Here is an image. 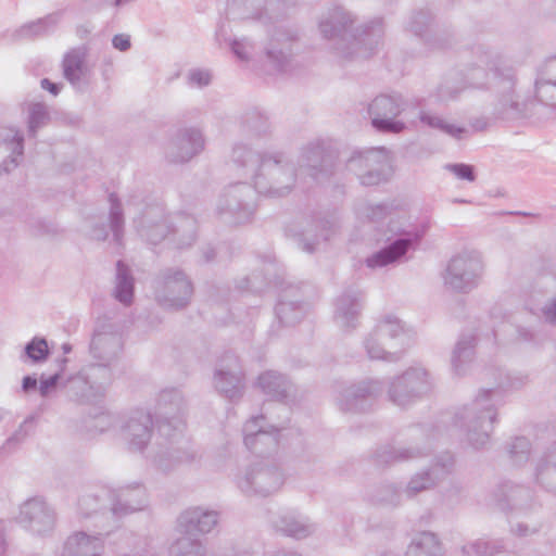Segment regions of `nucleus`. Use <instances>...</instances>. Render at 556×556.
<instances>
[{
	"label": "nucleus",
	"instance_id": "nucleus-27",
	"mask_svg": "<svg viewBox=\"0 0 556 556\" xmlns=\"http://www.w3.org/2000/svg\"><path fill=\"white\" fill-rule=\"evenodd\" d=\"M24 154V136L15 127L0 126V175L15 169Z\"/></svg>",
	"mask_w": 556,
	"mask_h": 556
},
{
	"label": "nucleus",
	"instance_id": "nucleus-31",
	"mask_svg": "<svg viewBox=\"0 0 556 556\" xmlns=\"http://www.w3.org/2000/svg\"><path fill=\"white\" fill-rule=\"evenodd\" d=\"M533 479L541 489L556 495V440L548 443L536 460Z\"/></svg>",
	"mask_w": 556,
	"mask_h": 556
},
{
	"label": "nucleus",
	"instance_id": "nucleus-3",
	"mask_svg": "<svg viewBox=\"0 0 556 556\" xmlns=\"http://www.w3.org/2000/svg\"><path fill=\"white\" fill-rule=\"evenodd\" d=\"M357 18L350 11L337 7L319 22L324 38L332 41L336 54L345 61L368 59L378 50L383 37L380 21L356 25Z\"/></svg>",
	"mask_w": 556,
	"mask_h": 556
},
{
	"label": "nucleus",
	"instance_id": "nucleus-56",
	"mask_svg": "<svg viewBox=\"0 0 556 556\" xmlns=\"http://www.w3.org/2000/svg\"><path fill=\"white\" fill-rule=\"evenodd\" d=\"M435 484V478H433L431 473L426 470L416 473L410 478L405 489V493L407 494V496L412 497L418 494L419 492L433 488Z\"/></svg>",
	"mask_w": 556,
	"mask_h": 556
},
{
	"label": "nucleus",
	"instance_id": "nucleus-59",
	"mask_svg": "<svg viewBox=\"0 0 556 556\" xmlns=\"http://www.w3.org/2000/svg\"><path fill=\"white\" fill-rule=\"evenodd\" d=\"M25 355L34 363H41L49 355L48 343L43 338H34L25 345Z\"/></svg>",
	"mask_w": 556,
	"mask_h": 556
},
{
	"label": "nucleus",
	"instance_id": "nucleus-46",
	"mask_svg": "<svg viewBox=\"0 0 556 556\" xmlns=\"http://www.w3.org/2000/svg\"><path fill=\"white\" fill-rule=\"evenodd\" d=\"M275 313L282 325L294 326L305 316L306 305L299 301L290 300L286 293L276 305Z\"/></svg>",
	"mask_w": 556,
	"mask_h": 556
},
{
	"label": "nucleus",
	"instance_id": "nucleus-20",
	"mask_svg": "<svg viewBox=\"0 0 556 556\" xmlns=\"http://www.w3.org/2000/svg\"><path fill=\"white\" fill-rule=\"evenodd\" d=\"M89 351L93 359L114 365L123 351V340L117 328L108 323L97 326Z\"/></svg>",
	"mask_w": 556,
	"mask_h": 556
},
{
	"label": "nucleus",
	"instance_id": "nucleus-36",
	"mask_svg": "<svg viewBox=\"0 0 556 556\" xmlns=\"http://www.w3.org/2000/svg\"><path fill=\"white\" fill-rule=\"evenodd\" d=\"M274 527L283 534L295 539H305L316 530L315 525L307 517L291 510L281 513L274 520Z\"/></svg>",
	"mask_w": 556,
	"mask_h": 556
},
{
	"label": "nucleus",
	"instance_id": "nucleus-23",
	"mask_svg": "<svg viewBox=\"0 0 556 556\" xmlns=\"http://www.w3.org/2000/svg\"><path fill=\"white\" fill-rule=\"evenodd\" d=\"M424 233L419 230L404 231L397 239L365 260L367 267L378 268L401 262L406 253L420 242Z\"/></svg>",
	"mask_w": 556,
	"mask_h": 556
},
{
	"label": "nucleus",
	"instance_id": "nucleus-30",
	"mask_svg": "<svg viewBox=\"0 0 556 556\" xmlns=\"http://www.w3.org/2000/svg\"><path fill=\"white\" fill-rule=\"evenodd\" d=\"M363 308V296L359 291L345 290L334 302L333 318L342 329L355 328Z\"/></svg>",
	"mask_w": 556,
	"mask_h": 556
},
{
	"label": "nucleus",
	"instance_id": "nucleus-41",
	"mask_svg": "<svg viewBox=\"0 0 556 556\" xmlns=\"http://www.w3.org/2000/svg\"><path fill=\"white\" fill-rule=\"evenodd\" d=\"M111 490L106 488H90L78 497V510L84 517H89L101 509L110 510Z\"/></svg>",
	"mask_w": 556,
	"mask_h": 556
},
{
	"label": "nucleus",
	"instance_id": "nucleus-37",
	"mask_svg": "<svg viewBox=\"0 0 556 556\" xmlns=\"http://www.w3.org/2000/svg\"><path fill=\"white\" fill-rule=\"evenodd\" d=\"M102 551L103 540L100 535L78 532L66 540L61 556H102Z\"/></svg>",
	"mask_w": 556,
	"mask_h": 556
},
{
	"label": "nucleus",
	"instance_id": "nucleus-32",
	"mask_svg": "<svg viewBox=\"0 0 556 556\" xmlns=\"http://www.w3.org/2000/svg\"><path fill=\"white\" fill-rule=\"evenodd\" d=\"M264 422V415L253 416L245 422L243 427L244 444L251 452L255 454H262L265 452L263 448L257 446V439H265L269 448L278 447L279 428L270 427L271 431H268L265 429Z\"/></svg>",
	"mask_w": 556,
	"mask_h": 556
},
{
	"label": "nucleus",
	"instance_id": "nucleus-42",
	"mask_svg": "<svg viewBox=\"0 0 556 556\" xmlns=\"http://www.w3.org/2000/svg\"><path fill=\"white\" fill-rule=\"evenodd\" d=\"M425 453L419 447H404L386 445L378 448L375 453V463L378 466L391 465L400 462H408L425 456Z\"/></svg>",
	"mask_w": 556,
	"mask_h": 556
},
{
	"label": "nucleus",
	"instance_id": "nucleus-39",
	"mask_svg": "<svg viewBox=\"0 0 556 556\" xmlns=\"http://www.w3.org/2000/svg\"><path fill=\"white\" fill-rule=\"evenodd\" d=\"M256 386L265 395L277 401L288 397L292 388L288 378L275 370L262 372L257 378Z\"/></svg>",
	"mask_w": 556,
	"mask_h": 556
},
{
	"label": "nucleus",
	"instance_id": "nucleus-44",
	"mask_svg": "<svg viewBox=\"0 0 556 556\" xmlns=\"http://www.w3.org/2000/svg\"><path fill=\"white\" fill-rule=\"evenodd\" d=\"M62 390H64L65 394L72 401L79 403H92L97 401L83 369L75 375L64 378V381H62Z\"/></svg>",
	"mask_w": 556,
	"mask_h": 556
},
{
	"label": "nucleus",
	"instance_id": "nucleus-47",
	"mask_svg": "<svg viewBox=\"0 0 556 556\" xmlns=\"http://www.w3.org/2000/svg\"><path fill=\"white\" fill-rule=\"evenodd\" d=\"M419 118L421 123L426 124L430 128L438 129L457 140L466 138L469 134V130L466 127L453 124L438 114L421 112Z\"/></svg>",
	"mask_w": 556,
	"mask_h": 556
},
{
	"label": "nucleus",
	"instance_id": "nucleus-9",
	"mask_svg": "<svg viewBox=\"0 0 556 556\" xmlns=\"http://www.w3.org/2000/svg\"><path fill=\"white\" fill-rule=\"evenodd\" d=\"M157 304L165 309L179 311L188 306L193 294V286L180 269L167 268L153 282Z\"/></svg>",
	"mask_w": 556,
	"mask_h": 556
},
{
	"label": "nucleus",
	"instance_id": "nucleus-63",
	"mask_svg": "<svg viewBox=\"0 0 556 556\" xmlns=\"http://www.w3.org/2000/svg\"><path fill=\"white\" fill-rule=\"evenodd\" d=\"M62 381H64V376L61 371L55 372L54 375L43 378L41 377L39 393L42 397H47L49 393L56 388L62 389Z\"/></svg>",
	"mask_w": 556,
	"mask_h": 556
},
{
	"label": "nucleus",
	"instance_id": "nucleus-55",
	"mask_svg": "<svg viewBox=\"0 0 556 556\" xmlns=\"http://www.w3.org/2000/svg\"><path fill=\"white\" fill-rule=\"evenodd\" d=\"M508 454L516 466L526 464L531 454V442L525 437L515 438L508 444Z\"/></svg>",
	"mask_w": 556,
	"mask_h": 556
},
{
	"label": "nucleus",
	"instance_id": "nucleus-28",
	"mask_svg": "<svg viewBox=\"0 0 556 556\" xmlns=\"http://www.w3.org/2000/svg\"><path fill=\"white\" fill-rule=\"evenodd\" d=\"M296 34L285 28V26H275L268 45L265 48V54L276 72H285L288 68L291 55L292 41L295 40Z\"/></svg>",
	"mask_w": 556,
	"mask_h": 556
},
{
	"label": "nucleus",
	"instance_id": "nucleus-6",
	"mask_svg": "<svg viewBox=\"0 0 556 556\" xmlns=\"http://www.w3.org/2000/svg\"><path fill=\"white\" fill-rule=\"evenodd\" d=\"M484 274L482 254L476 250L454 255L442 275L444 287L456 293H468L476 289Z\"/></svg>",
	"mask_w": 556,
	"mask_h": 556
},
{
	"label": "nucleus",
	"instance_id": "nucleus-38",
	"mask_svg": "<svg viewBox=\"0 0 556 556\" xmlns=\"http://www.w3.org/2000/svg\"><path fill=\"white\" fill-rule=\"evenodd\" d=\"M337 230V223L323 218L314 227L305 229L298 238V245L307 253L316 251L321 241H327Z\"/></svg>",
	"mask_w": 556,
	"mask_h": 556
},
{
	"label": "nucleus",
	"instance_id": "nucleus-52",
	"mask_svg": "<svg viewBox=\"0 0 556 556\" xmlns=\"http://www.w3.org/2000/svg\"><path fill=\"white\" fill-rule=\"evenodd\" d=\"M170 556H205L202 542L190 535L178 538L169 547Z\"/></svg>",
	"mask_w": 556,
	"mask_h": 556
},
{
	"label": "nucleus",
	"instance_id": "nucleus-10",
	"mask_svg": "<svg viewBox=\"0 0 556 556\" xmlns=\"http://www.w3.org/2000/svg\"><path fill=\"white\" fill-rule=\"evenodd\" d=\"M530 108L536 121L556 116V55L546 58L536 68Z\"/></svg>",
	"mask_w": 556,
	"mask_h": 556
},
{
	"label": "nucleus",
	"instance_id": "nucleus-48",
	"mask_svg": "<svg viewBox=\"0 0 556 556\" xmlns=\"http://www.w3.org/2000/svg\"><path fill=\"white\" fill-rule=\"evenodd\" d=\"M475 334H463L452 353V366L456 374H462L464 365L471 362L475 354Z\"/></svg>",
	"mask_w": 556,
	"mask_h": 556
},
{
	"label": "nucleus",
	"instance_id": "nucleus-53",
	"mask_svg": "<svg viewBox=\"0 0 556 556\" xmlns=\"http://www.w3.org/2000/svg\"><path fill=\"white\" fill-rule=\"evenodd\" d=\"M109 200L111 204L109 215L110 228L113 232L114 241L121 245L124 238V214L122 204L114 193L110 194Z\"/></svg>",
	"mask_w": 556,
	"mask_h": 556
},
{
	"label": "nucleus",
	"instance_id": "nucleus-1",
	"mask_svg": "<svg viewBox=\"0 0 556 556\" xmlns=\"http://www.w3.org/2000/svg\"><path fill=\"white\" fill-rule=\"evenodd\" d=\"M185 408L186 402L179 390L165 389L160 392L155 416L162 441L156 442V450L152 457L157 469L164 472L182 464H189L195 458L190 442L184 435Z\"/></svg>",
	"mask_w": 556,
	"mask_h": 556
},
{
	"label": "nucleus",
	"instance_id": "nucleus-25",
	"mask_svg": "<svg viewBox=\"0 0 556 556\" xmlns=\"http://www.w3.org/2000/svg\"><path fill=\"white\" fill-rule=\"evenodd\" d=\"M153 432V418L150 412L136 409L130 413L122 426V435L129 451L142 452L149 444Z\"/></svg>",
	"mask_w": 556,
	"mask_h": 556
},
{
	"label": "nucleus",
	"instance_id": "nucleus-62",
	"mask_svg": "<svg viewBox=\"0 0 556 556\" xmlns=\"http://www.w3.org/2000/svg\"><path fill=\"white\" fill-rule=\"evenodd\" d=\"M229 45L233 54L241 61H248L254 51V45L250 40L243 38L229 39Z\"/></svg>",
	"mask_w": 556,
	"mask_h": 556
},
{
	"label": "nucleus",
	"instance_id": "nucleus-15",
	"mask_svg": "<svg viewBox=\"0 0 556 556\" xmlns=\"http://www.w3.org/2000/svg\"><path fill=\"white\" fill-rule=\"evenodd\" d=\"M406 103L401 94H379L368 105V115L371 125L381 132L399 134L404 123L395 118L405 110Z\"/></svg>",
	"mask_w": 556,
	"mask_h": 556
},
{
	"label": "nucleus",
	"instance_id": "nucleus-4",
	"mask_svg": "<svg viewBox=\"0 0 556 556\" xmlns=\"http://www.w3.org/2000/svg\"><path fill=\"white\" fill-rule=\"evenodd\" d=\"M506 382L497 388L480 390L471 403L465 405L456 415V422L465 430L466 440L475 450L488 445L496 420L497 405L503 389H519L527 380L526 376L507 375Z\"/></svg>",
	"mask_w": 556,
	"mask_h": 556
},
{
	"label": "nucleus",
	"instance_id": "nucleus-40",
	"mask_svg": "<svg viewBox=\"0 0 556 556\" xmlns=\"http://www.w3.org/2000/svg\"><path fill=\"white\" fill-rule=\"evenodd\" d=\"M113 365L108 363L91 364L83 369L93 394L98 400L102 399L113 381Z\"/></svg>",
	"mask_w": 556,
	"mask_h": 556
},
{
	"label": "nucleus",
	"instance_id": "nucleus-51",
	"mask_svg": "<svg viewBox=\"0 0 556 556\" xmlns=\"http://www.w3.org/2000/svg\"><path fill=\"white\" fill-rule=\"evenodd\" d=\"M369 500L375 505L396 507L401 504V492L395 485L386 483L375 488L369 495Z\"/></svg>",
	"mask_w": 556,
	"mask_h": 556
},
{
	"label": "nucleus",
	"instance_id": "nucleus-45",
	"mask_svg": "<svg viewBox=\"0 0 556 556\" xmlns=\"http://www.w3.org/2000/svg\"><path fill=\"white\" fill-rule=\"evenodd\" d=\"M135 279L130 268L123 262L116 263L114 298L124 305H130L134 299Z\"/></svg>",
	"mask_w": 556,
	"mask_h": 556
},
{
	"label": "nucleus",
	"instance_id": "nucleus-57",
	"mask_svg": "<svg viewBox=\"0 0 556 556\" xmlns=\"http://www.w3.org/2000/svg\"><path fill=\"white\" fill-rule=\"evenodd\" d=\"M243 126L247 130L253 132L257 137L265 136L269 131L267 117L258 112L247 113L243 116Z\"/></svg>",
	"mask_w": 556,
	"mask_h": 556
},
{
	"label": "nucleus",
	"instance_id": "nucleus-43",
	"mask_svg": "<svg viewBox=\"0 0 556 556\" xmlns=\"http://www.w3.org/2000/svg\"><path fill=\"white\" fill-rule=\"evenodd\" d=\"M443 547L435 533L422 531L417 533L407 546L406 556H442Z\"/></svg>",
	"mask_w": 556,
	"mask_h": 556
},
{
	"label": "nucleus",
	"instance_id": "nucleus-58",
	"mask_svg": "<svg viewBox=\"0 0 556 556\" xmlns=\"http://www.w3.org/2000/svg\"><path fill=\"white\" fill-rule=\"evenodd\" d=\"M454 465L455 460L453 455L445 452L435 458L434 464L427 471H429L438 482L453 471Z\"/></svg>",
	"mask_w": 556,
	"mask_h": 556
},
{
	"label": "nucleus",
	"instance_id": "nucleus-64",
	"mask_svg": "<svg viewBox=\"0 0 556 556\" xmlns=\"http://www.w3.org/2000/svg\"><path fill=\"white\" fill-rule=\"evenodd\" d=\"M188 84L193 87H205L211 83L212 76L205 70H191L187 75Z\"/></svg>",
	"mask_w": 556,
	"mask_h": 556
},
{
	"label": "nucleus",
	"instance_id": "nucleus-50",
	"mask_svg": "<svg viewBox=\"0 0 556 556\" xmlns=\"http://www.w3.org/2000/svg\"><path fill=\"white\" fill-rule=\"evenodd\" d=\"M50 121L48 106L42 102L27 104V128L28 136L36 137L38 129L46 126Z\"/></svg>",
	"mask_w": 556,
	"mask_h": 556
},
{
	"label": "nucleus",
	"instance_id": "nucleus-33",
	"mask_svg": "<svg viewBox=\"0 0 556 556\" xmlns=\"http://www.w3.org/2000/svg\"><path fill=\"white\" fill-rule=\"evenodd\" d=\"M493 494L502 508L523 509L532 500V492L529 488L509 480L500 482Z\"/></svg>",
	"mask_w": 556,
	"mask_h": 556
},
{
	"label": "nucleus",
	"instance_id": "nucleus-26",
	"mask_svg": "<svg viewBox=\"0 0 556 556\" xmlns=\"http://www.w3.org/2000/svg\"><path fill=\"white\" fill-rule=\"evenodd\" d=\"M288 0H228L226 14L229 20H250L263 16V10L269 20L277 17Z\"/></svg>",
	"mask_w": 556,
	"mask_h": 556
},
{
	"label": "nucleus",
	"instance_id": "nucleus-7",
	"mask_svg": "<svg viewBox=\"0 0 556 556\" xmlns=\"http://www.w3.org/2000/svg\"><path fill=\"white\" fill-rule=\"evenodd\" d=\"M237 488L247 496H269L285 483L281 468L268 460H256L241 468L235 479Z\"/></svg>",
	"mask_w": 556,
	"mask_h": 556
},
{
	"label": "nucleus",
	"instance_id": "nucleus-61",
	"mask_svg": "<svg viewBox=\"0 0 556 556\" xmlns=\"http://www.w3.org/2000/svg\"><path fill=\"white\" fill-rule=\"evenodd\" d=\"M391 213V207L387 204H366L362 207L359 214L369 222L378 223L387 218Z\"/></svg>",
	"mask_w": 556,
	"mask_h": 556
},
{
	"label": "nucleus",
	"instance_id": "nucleus-14",
	"mask_svg": "<svg viewBox=\"0 0 556 556\" xmlns=\"http://www.w3.org/2000/svg\"><path fill=\"white\" fill-rule=\"evenodd\" d=\"M336 160L337 154L329 144L315 140L302 149L296 170L300 178L306 174L314 181L321 182L333 174Z\"/></svg>",
	"mask_w": 556,
	"mask_h": 556
},
{
	"label": "nucleus",
	"instance_id": "nucleus-11",
	"mask_svg": "<svg viewBox=\"0 0 556 556\" xmlns=\"http://www.w3.org/2000/svg\"><path fill=\"white\" fill-rule=\"evenodd\" d=\"M346 168L364 186H376L387 179L390 156L384 148L354 150L346 160Z\"/></svg>",
	"mask_w": 556,
	"mask_h": 556
},
{
	"label": "nucleus",
	"instance_id": "nucleus-49",
	"mask_svg": "<svg viewBox=\"0 0 556 556\" xmlns=\"http://www.w3.org/2000/svg\"><path fill=\"white\" fill-rule=\"evenodd\" d=\"M60 18L61 13L59 12L49 14L42 18H38L37 21L23 25L18 29L17 35L21 38H34L37 36H41L48 33L50 29H53L60 22Z\"/></svg>",
	"mask_w": 556,
	"mask_h": 556
},
{
	"label": "nucleus",
	"instance_id": "nucleus-16",
	"mask_svg": "<svg viewBox=\"0 0 556 556\" xmlns=\"http://www.w3.org/2000/svg\"><path fill=\"white\" fill-rule=\"evenodd\" d=\"M384 384L377 379H364L342 389L337 405L343 413L367 412L372 402L383 392Z\"/></svg>",
	"mask_w": 556,
	"mask_h": 556
},
{
	"label": "nucleus",
	"instance_id": "nucleus-5",
	"mask_svg": "<svg viewBox=\"0 0 556 556\" xmlns=\"http://www.w3.org/2000/svg\"><path fill=\"white\" fill-rule=\"evenodd\" d=\"M412 343V333L394 316H386L364 341L370 359L396 362Z\"/></svg>",
	"mask_w": 556,
	"mask_h": 556
},
{
	"label": "nucleus",
	"instance_id": "nucleus-19",
	"mask_svg": "<svg viewBox=\"0 0 556 556\" xmlns=\"http://www.w3.org/2000/svg\"><path fill=\"white\" fill-rule=\"evenodd\" d=\"M214 386L223 396L230 401H237L242 397L244 374L236 355H224L215 370Z\"/></svg>",
	"mask_w": 556,
	"mask_h": 556
},
{
	"label": "nucleus",
	"instance_id": "nucleus-8",
	"mask_svg": "<svg viewBox=\"0 0 556 556\" xmlns=\"http://www.w3.org/2000/svg\"><path fill=\"white\" fill-rule=\"evenodd\" d=\"M257 190L247 182L228 185L218 199L217 214L236 225L248 223L256 210Z\"/></svg>",
	"mask_w": 556,
	"mask_h": 556
},
{
	"label": "nucleus",
	"instance_id": "nucleus-29",
	"mask_svg": "<svg viewBox=\"0 0 556 556\" xmlns=\"http://www.w3.org/2000/svg\"><path fill=\"white\" fill-rule=\"evenodd\" d=\"M147 503V491L140 484L111 490L110 513L121 518L143 509Z\"/></svg>",
	"mask_w": 556,
	"mask_h": 556
},
{
	"label": "nucleus",
	"instance_id": "nucleus-12",
	"mask_svg": "<svg viewBox=\"0 0 556 556\" xmlns=\"http://www.w3.org/2000/svg\"><path fill=\"white\" fill-rule=\"evenodd\" d=\"M432 390L429 372L422 367H410L402 375L395 377L389 387V400L401 407H405Z\"/></svg>",
	"mask_w": 556,
	"mask_h": 556
},
{
	"label": "nucleus",
	"instance_id": "nucleus-60",
	"mask_svg": "<svg viewBox=\"0 0 556 556\" xmlns=\"http://www.w3.org/2000/svg\"><path fill=\"white\" fill-rule=\"evenodd\" d=\"M431 20V14L428 11H417L410 16L407 23V29L418 37H424L430 26Z\"/></svg>",
	"mask_w": 556,
	"mask_h": 556
},
{
	"label": "nucleus",
	"instance_id": "nucleus-24",
	"mask_svg": "<svg viewBox=\"0 0 556 556\" xmlns=\"http://www.w3.org/2000/svg\"><path fill=\"white\" fill-rule=\"evenodd\" d=\"M204 149V138L197 128L179 129L165 148L166 159L172 163H186Z\"/></svg>",
	"mask_w": 556,
	"mask_h": 556
},
{
	"label": "nucleus",
	"instance_id": "nucleus-21",
	"mask_svg": "<svg viewBox=\"0 0 556 556\" xmlns=\"http://www.w3.org/2000/svg\"><path fill=\"white\" fill-rule=\"evenodd\" d=\"M134 224L139 236L151 244L162 242L169 235L170 222L167 220L164 206L159 203L146 205Z\"/></svg>",
	"mask_w": 556,
	"mask_h": 556
},
{
	"label": "nucleus",
	"instance_id": "nucleus-35",
	"mask_svg": "<svg viewBox=\"0 0 556 556\" xmlns=\"http://www.w3.org/2000/svg\"><path fill=\"white\" fill-rule=\"evenodd\" d=\"M197 219L186 213L175 215L169 225L168 238L177 249H187L197 239Z\"/></svg>",
	"mask_w": 556,
	"mask_h": 556
},
{
	"label": "nucleus",
	"instance_id": "nucleus-17",
	"mask_svg": "<svg viewBox=\"0 0 556 556\" xmlns=\"http://www.w3.org/2000/svg\"><path fill=\"white\" fill-rule=\"evenodd\" d=\"M516 78L511 70H507L501 81V93L494 106L496 118L504 121H515L519 118H534L535 113L531 111L532 98L523 102L518 100L515 93Z\"/></svg>",
	"mask_w": 556,
	"mask_h": 556
},
{
	"label": "nucleus",
	"instance_id": "nucleus-2",
	"mask_svg": "<svg viewBox=\"0 0 556 556\" xmlns=\"http://www.w3.org/2000/svg\"><path fill=\"white\" fill-rule=\"evenodd\" d=\"M231 161L243 175L252 178L260 194L269 198L288 195L300 178L295 165L282 151L255 152L247 144L236 143Z\"/></svg>",
	"mask_w": 556,
	"mask_h": 556
},
{
	"label": "nucleus",
	"instance_id": "nucleus-13",
	"mask_svg": "<svg viewBox=\"0 0 556 556\" xmlns=\"http://www.w3.org/2000/svg\"><path fill=\"white\" fill-rule=\"evenodd\" d=\"M472 54L476 59L477 66L468 68L464 76V87L462 88H475L483 89L488 86V70L493 71L495 75L503 76L506 74L502 71L504 64V58L497 51L486 47L484 45H477L472 48ZM460 89L450 90L446 87V92L442 91L441 96H448L450 98H456Z\"/></svg>",
	"mask_w": 556,
	"mask_h": 556
},
{
	"label": "nucleus",
	"instance_id": "nucleus-54",
	"mask_svg": "<svg viewBox=\"0 0 556 556\" xmlns=\"http://www.w3.org/2000/svg\"><path fill=\"white\" fill-rule=\"evenodd\" d=\"M502 547L498 542L479 539L465 544L462 552L464 556H493Z\"/></svg>",
	"mask_w": 556,
	"mask_h": 556
},
{
	"label": "nucleus",
	"instance_id": "nucleus-18",
	"mask_svg": "<svg viewBox=\"0 0 556 556\" xmlns=\"http://www.w3.org/2000/svg\"><path fill=\"white\" fill-rule=\"evenodd\" d=\"M17 520L33 534L46 535L54 529L56 515L45 498L35 496L21 505Z\"/></svg>",
	"mask_w": 556,
	"mask_h": 556
},
{
	"label": "nucleus",
	"instance_id": "nucleus-34",
	"mask_svg": "<svg viewBox=\"0 0 556 556\" xmlns=\"http://www.w3.org/2000/svg\"><path fill=\"white\" fill-rule=\"evenodd\" d=\"M218 516L214 510L192 507L185 510L179 519V527L187 535L208 533L217 525Z\"/></svg>",
	"mask_w": 556,
	"mask_h": 556
},
{
	"label": "nucleus",
	"instance_id": "nucleus-22",
	"mask_svg": "<svg viewBox=\"0 0 556 556\" xmlns=\"http://www.w3.org/2000/svg\"><path fill=\"white\" fill-rule=\"evenodd\" d=\"M88 53V47L83 45L68 50L62 60L63 77L81 93L88 91L92 79V71L87 64Z\"/></svg>",
	"mask_w": 556,
	"mask_h": 556
}]
</instances>
